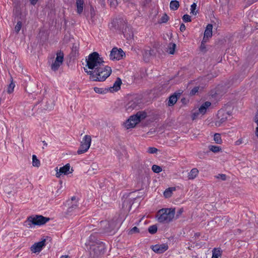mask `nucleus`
Segmentation results:
<instances>
[{
  "label": "nucleus",
  "mask_w": 258,
  "mask_h": 258,
  "mask_svg": "<svg viewBox=\"0 0 258 258\" xmlns=\"http://www.w3.org/2000/svg\"><path fill=\"white\" fill-rule=\"evenodd\" d=\"M154 54V50L151 48L144 50L143 53L144 59L146 61H149V58Z\"/></svg>",
  "instance_id": "obj_18"
},
{
  "label": "nucleus",
  "mask_w": 258,
  "mask_h": 258,
  "mask_svg": "<svg viewBox=\"0 0 258 258\" xmlns=\"http://www.w3.org/2000/svg\"><path fill=\"white\" fill-rule=\"evenodd\" d=\"M60 258H68V255H62Z\"/></svg>",
  "instance_id": "obj_51"
},
{
  "label": "nucleus",
  "mask_w": 258,
  "mask_h": 258,
  "mask_svg": "<svg viewBox=\"0 0 258 258\" xmlns=\"http://www.w3.org/2000/svg\"><path fill=\"white\" fill-rule=\"evenodd\" d=\"M199 88L195 87L190 92V94L192 95H194L196 92L198 91Z\"/></svg>",
  "instance_id": "obj_45"
},
{
  "label": "nucleus",
  "mask_w": 258,
  "mask_h": 258,
  "mask_svg": "<svg viewBox=\"0 0 258 258\" xmlns=\"http://www.w3.org/2000/svg\"><path fill=\"white\" fill-rule=\"evenodd\" d=\"M207 40H205V41H204V39H203V40L201 42L200 50L203 52H205L206 50L205 43L207 42Z\"/></svg>",
  "instance_id": "obj_38"
},
{
  "label": "nucleus",
  "mask_w": 258,
  "mask_h": 258,
  "mask_svg": "<svg viewBox=\"0 0 258 258\" xmlns=\"http://www.w3.org/2000/svg\"><path fill=\"white\" fill-rule=\"evenodd\" d=\"M86 66L90 70L84 68L86 73L90 75L93 81H104L111 74V68L105 64L103 58L97 52L90 53L86 59Z\"/></svg>",
  "instance_id": "obj_1"
},
{
  "label": "nucleus",
  "mask_w": 258,
  "mask_h": 258,
  "mask_svg": "<svg viewBox=\"0 0 258 258\" xmlns=\"http://www.w3.org/2000/svg\"><path fill=\"white\" fill-rule=\"evenodd\" d=\"M152 169L153 171L155 173H158L162 171V168L157 165H153L152 167Z\"/></svg>",
  "instance_id": "obj_32"
},
{
  "label": "nucleus",
  "mask_w": 258,
  "mask_h": 258,
  "mask_svg": "<svg viewBox=\"0 0 258 258\" xmlns=\"http://www.w3.org/2000/svg\"><path fill=\"white\" fill-rule=\"evenodd\" d=\"M197 8V4L194 3L190 6V14L194 15H196L198 13V11H196Z\"/></svg>",
  "instance_id": "obj_33"
},
{
  "label": "nucleus",
  "mask_w": 258,
  "mask_h": 258,
  "mask_svg": "<svg viewBox=\"0 0 258 258\" xmlns=\"http://www.w3.org/2000/svg\"><path fill=\"white\" fill-rule=\"evenodd\" d=\"M231 113L226 109H220L217 113L218 120L216 121L215 125L217 126H220L223 123L225 122L228 118L231 116Z\"/></svg>",
  "instance_id": "obj_6"
},
{
  "label": "nucleus",
  "mask_w": 258,
  "mask_h": 258,
  "mask_svg": "<svg viewBox=\"0 0 258 258\" xmlns=\"http://www.w3.org/2000/svg\"><path fill=\"white\" fill-rule=\"evenodd\" d=\"M124 35L125 37H126L127 39H131L133 38V34H132V35H129V36H128L127 34H124Z\"/></svg>",
  "instance_id": "obj_47"
},
{
  "label": "nucleus",
  "mask_w": 258,
  "mask_h": 258,
  "mask_svg": "<svg viewBox=\"0 0 258 258\" xmlns=\"http://www.w3.org/2000/svg\"><path fill=\"white\" fill-rule=\"evenodd\" d=\"M91 143V136L85 135L81 142L80 146L77 151L78 154L80 155L86 152L90 147Z\"/></svg>",
  "instance_id": "obj_7"
},
{
  "label": "nucleus",
  "mask_w": 258,
  "mask_h": 258,
  "mask_svg": "<svg viewBox=\"0 0 258 258\" xmlns=\"http://www.w3.org/2000/svg\"><path fill=\"white\" fill-rule=\"evenodd\" d=\"M179 7V2L177 1H171L170 3V8L171 10L175 11L178 9Z\"/></svg>",
  "instance_id": "obj_23"
},
{
  "label": "nucleus",
  "mask_w": 258,
  "mask_h": 258,
  "mask_svg": "<svg viewBox=\"0 0 258 258\" xmlns=\"http://www.w3.org/2000/svg\"><path fill=\"white\" fill-rule=\"evenodd\" d=\"M169 20V17L166 14H164L161 19H160L159 23H166Z\"/></svg>",
  "instance_id": "obj_35"
},
{
  "label": "nucleus",
  "mask_w": 258,
  "mask_h": 258,
  "mask_svg": "<svg viewBox=\"0 0 258 258\" xmlns=\"http://www.w3.org/2000/svg\"><path fill=\"white\" fill-rule=\"evenodd\" d=\"M147 116L146 112L144 111H139L136 114L131 116L129 118L126 120L124 123V127L126 129L133 128L142 120L145 119Z\"/></svg>",
  "instance_id": "obj_4"
},
{
  "label": "nucleus",
  "mask_w": 258,
  "mask_h": 258,
  "mask_svg": "<svg viewBox=\"0 0 258 258\" xmlns=\"http://www.w3.org/2000/svg\"><path fill=\"white\" fill-rule=\"evenodd\" d=\"M90 11H91V16H94L95 15V13H94V8L92 7H91Z\"/></svg>",
  "instance_id": "obj_49"
},
{
  "label": "nucleus",
  "mask_w": 258,
  "mask_h": 258,
  "mask_svg": "<svg viewBox=\"0 0 258 258\" xmlns=\"http://www.w3.org/2000/svg\"><path fill=\"white\" fill-rule=\"evenodd\" d=\"M94 90L96 93L103 94L107 93L109 91L108 88H101L98 87H94Z\"/></svg>",
  "instance_id": "obj_26"
},
{
  "label": "nucleus",
  "mask_w": 258,
  "mask_h": 258,
  "mask_svg": "<svg viewBox=\"0 0 258 258\" xmlns=\"http://www.w3.org/2000/svg\"><path fill=\"white\" fill-rule=\"evenodd\" d=\"M99 170V166L96 163H93L90 169L88 170V172L92 174H96L97 173V171Z\"/></svg>",
  "instance_id": "obj_21"
},
{
  "label": "nucleus",
  "mask_w": 258,
  "mask_h": 258,
  "mask_svg": "<svg viewBox=\"0 0 258 258\" xmlns=\"http://www.w3.org/2000/svg\"><path fill=\"white\" fill-rule=\"evenodd\" d=\"M176 44L174 43H169L167 51L170 54H173L175 52Z\"/></svg>",
  "instance_id": "obj_24"
},
{
  "label": "nucleus",
  "mask_w": 258,
  "mask_h": 258,
  "mask_svg": "<svg viewBox=\"0 0 258 258\" xmlns=\"http://www.w3.org/2000/svg\"><path fill=\"white\" fill-rule=\"evenodd\" d=\"M200 113V112L199 111V110H197L195 112H194L192 114V120L197 119Z\"/></svg>",
  "instance_id": "obj_43"
},
{
  "label": "nucleus",
  "mask_w": 258,
  "mask_h": 258,
  "mask_svg": "<svg viewBox=\"0 0 258 258\" xmlns=\"http://www.w3.org/2000/svg\"><path fill=\"white\" fill-rule=\"evenodd\" d=\"M177 95L176 94H173L170 96L169 98V100L168 102V106H172L177 102Z\"/></svg>",
  "instance_id": "obj_22"
},
{
  "label": "nucleus",
  "mask_w": 258,
  "mask_h": 258,
  "mask_svg": "<svg viewBox=\"0 0 258 258\" xmlns=\"http://www.w3.org/2000/svg\"><path fill=\"white\" fill-rule=\"evenodd\" d=\"M212 29H213V25L212 24H209L207 25L206 29L204 32V41L205 40H207V41L208 40V39L212 37Z\"/></svg>",
  "instance_id": "obj_15"
},
{
  "label": "nucleus",
  "mask_w": 258,
  "mask_h": 258,
  "mask_svg": "<svg viewBox=\"0 0 258 258\" xmlns=\"http://www.w3.org/2000/svg\"><path fill=\"white\" fill-rule=\"evenodd\" d=\"M50 220L49 218L45 217L42 215H32L27 218L24 223V226L30 228L36 225L41 226L45 224Z\"/></svg>",
  "instance_id": "obj_3"
},
{
  "label": "nucleus",
  "mask_w": 258,
  "mask_h": 258,
  "mask_svg": "<svg viewBox=\"0 0 258 258\" xmlns=\"http://www.w3.org/2000/svg\"><path fill=\"white\" fill-rule=\"evenodd\" d=\"M175 213V209H162L157 213L158 221L160 223H169L173 220Z\"/></svg>",
  "instance_id": "obj_5"
},
{
  "label": "nucleus",
  "mask_w": 258,
  "mask_h": 258,
  "mask_svg": "<svg viewBox=\"0 0 258 258\" xmlns=\"http://www.w3.org/2000/svg\"><path fill=\"white\" fill-rule=\"evenodd\" d=\"M221 255V251L220 248H214L212 250L213 258H218Z\"/></svg>",
  "instance_id": "obj_27"
},
{
  "label": "nucleus",
  "mask_w": 258,
  "mask_h": 258,
  "mask_svg": "<svg viewBox=\"0 0 258 258\" xmlns=\"http://www.w3.org/2000/svg\"><path fill=\"white\" fill-rule=\"evenodd\" d=\"M214 141L218 144H221L222 143V140L220 134L216 133L214 136Z\"/></svg>",
  "instance_id": "obj_30"
},
{
  "label": "nucleus",
  "mask_w": 258,
  "mask_h": 258,
  "mask_svg": "<svg viewBox=\"0 0 258 258\" xmlns=\"http://www.w3.org/2000/svg\"><path fill=\"white\" fill-rule=\"evenodd\" d=\"M186 29L185 26L184 24L182 23L180 26V30L181 32H183L185 31Z\"/></svg>",
  "instance_id": "obj_44"
},
{
  "label": "nucleus",
  "mask_w": 258,
  "mask_h": 258,
  "mask_svg": "<svg viewBox=\"0 0 258 258\" xmlns=\"http://www.w3.org/2000/svg\"><path fill=\"white\" fill-rule=\"evenodd\" d=\"M122 84L121 80L119 78H117L113 84L112 87L108 88L110 92L117 91L120 89V86Z\"/></svg>",
  "instance_id": "obj_16"
},
{
  "label": "nucleus",
  "mask_w": 258,
  "mask_h": 258,
  "mask_svg": "<svg viewBox=\"0 0 258 258\" xmlns=\"http://www.w3.org/2000/svg\"><path fill=\"white\" fill-rule=\"evenodd\" d=\"M210 151L214 153H218L221 150V148L219 146L210 145L209 146Z\"/></svg>",
  "instance_id": "obj_29"
},
{
  "label": "nucleus",
  "mask_w": 258,
  "mask_h": 258,
  "mask_svg": "<svg viewBox=\"0 0 258 258\" xmlns=\"http://www.w3.org/2000/svg\"><path fill=\"white\" fill-rule=\"evenodd\" d=\"M90 253L94 257H97L103 255L105 250V244L97 239L95 235L91 234L89 239Z\"/></svg>",
  "instance_id": "obj_2"
},
{
  "label": "nucleus",
  "mask_w": 258,
  "mask_h": 258,
  "mask_svg": "<svg viewBox=\"0 0 258 258\" xmlns=\"http://www.w3.org/2000/svg\"><path fill=\"white\" fill-rule=\"evenodd\" d=\"M32 165L33 166L37 167L40 165V161L37 159L35 155H33L32 156Z\"/></svg>",
  "instance_id": "obj_28"
},
{
  "label": "nucleus",
  "mask_w": 258,
  "mask_h": 258,
  "mask_svg": "<svg viewBox=\"0 0 258 258\" xmlns=\"http://www.w3.org/2000/svg\"><path fill=\"white\" fill-rule=\"evenodd\" d=\"M142 103L141 99L137 97H134L125 105V109L127 112H131L135 109H138Z\"/></svg>",
  "instance_id": "obj_8"
},
{
  "label": "nucleus",
  "mask_w": 258,
  "mask_h": 258,
  "mask_svg": "<svg viewBox=\"0 0 258 258\" xmlns=\"http://www.w3.org/2000/svg\"><path fill=\"white\" fill-rule=\"evenodd\" d=\"M43 145L45 146H47V144L45 142V141H43Z\"/></svg>",
  "instance_id": "obj_52"
},
{
  "label": "nucleus",
  "mask_w": 258,
  "mask_h": 258,
  "mask_svg": "<svg viewBox=\"0 0 258 258\" xmlns=\"http://www.w3.org/2000/svg\"><path fill=\"white\" fill-rule=\"evenodd\" d=\"M175 190V187H169L167 188L164 192V196L165 198H169L171 196L172 191Z\"/></svg>",
  "instance_id": "obj_25"
},
{
  "label": "nucleus",
  "mask_w": 258,
  "mask_h": 258,
  "mask_svg": "<svg viewBox=\"0 0 258 258\" xmlns=\"http://www.w3.org/2000/svg\"><path fill=\"white\" fill-rule=\"evenodd\" d=\"M22 22L21 21H18L15 27V31L17 34H18L19 31H20L21 28H22Z\"/></svg>",
  "instance_id": "obj_37"
},
{
  "label": "nucleus",
  "mask_w": 258,
  "mask_h": 258,
  "mask_svg": "<svg viewBox=\"0 0 258 258\" xmlns=\"http://www.w3.org/2000/svg\"><path fill=\"white\" fill-rule=\"evenodd\" d=\"M84 4V0H76L77 11L79 14L83 12Z\"/></svg>",
  "instance_id": "obj_20"
},
{
  "label": "nucleus",
  "mask_w": 258,
  "mask_h": 258,
  "mask_svg": "<svg viewBox=\"0 0 258 258\" xmlns=\"http://www.w3.org/2000/svg\"><path fill=\"white\" fill-rule=\"evenodd\" d=\"M199 173V170L197 168H192L187 175V178L188 180H194L198 175Z\"/></svg>",
  "instance_id": "obj_17"
},
{
  "label": "nucleus",
  "mask_w": 258,
  "mask_h": 258,
  "mask_svg": "<svg viewBox=\"0 0 258 258\" xmlns=\"http://www.w3.org/2000/svg\"><path fill=\"white\" fill-rule=\"evenodd\" d=\"M242 143V139H240L239 140H238L236 142V145H239L240 144H241V143Z\"/></svg>",
  "instance_id": "obj_48"
},
{
  "label": "nucleus",
  "mask_w": 258,
  "mask_h": 258,
  "mask_svg": "<svg viewBox=\"0 0 258 258\" xmlns=\"http://www.w3.org/2000/svg\"><path fill=\"white\" fill-rule=\"evenodd\" d=\"M64 54L61 50L57 52L56 57L54 61L51 65V69L52 71H57L63 61Z\"/></svg>",
  "instance_id": "obj_9"
},
{
  "label": "nucleus",
  "mask_w": 258,
  "mask_h": 258,
  "mask_svg": "<svg viewBox=\"0 0 258 258\" xmlns=\"http://www.w3.org/2000/svg\"><path fill=\"white\" fill-rule=\"evenodd\" d=\"M211 105V103L210 102L206 101L200 106L198 110L200 113L204 114L206 112L207 108L210 107Z\"/></svg>",
  "instance_id": "obj_19"
},
{
  "label": "nucleus",
  "mask_w": 258,
  "mask_h": 258,
  "mask_svg": "<svg viewBox=\"0 0 258 258\" xmlns=\"http://www.w3.org/2000/svg\"><path fill=\"white\" fill-rule=\"evenodd\" d=\"M158 149L156 148L150 147L148 148L147 152L150 154H154L157 153Z\"/></svg>",
  "instance_id": "obj_40"
},
{
  "label": "nucleus",
  "mask_w": 258,
  "mask_h": 258,
  "mask_svg": "<svg viewBox=\"0 0 258 258\" xmlns=\"http://www.w3.org/2000/svg\"><path fill=\"white\" fill-rule=\"evenodd\" d=\"M37 1L38 0H30V2L32 5H35L37 3Z\"/></svg>",
  "instance_id": "obj_50"
},
{
  "label": "nucleus",
  "mask_w": 258,
  "mask_h": 258,
  "mask_svg": "<svg viewBox=\"0 0 258 258\" xmlns=\"http://www.w3.org/2000/svg\"><path fill=\"white\" fill-rule=\"evenodd\" d=\"M15 86V84L13 82V81H12L11 83L9 84L7 90V92L9 94H11L13 92Z\"/></svg>",
  "instance_id": "obj_36"
},
{
  "label": "nucleus",
  "mask_w": 258,
  "mask_h": 258,
  "mask_svg": "<svg viewBox=\"0 0 258 258\" xmlns=\"http://www.w3.org/2000/svg\"><path fill=\"white\" fill-rule=\"evenodd\" d=\"M182 20L184 22H189L191 21L190 16L187 14H185L183 16Z\"/></svg>",
  "instance_id": "obj_39"
},
{
  "label": "nucleus",
  "mask_w": 258,
  "mask_h": 258,
  "mask_svg": "<svg viewBox=\"0 0 258 258\" xmlns=\"http://www.w3.org/2000/svg\"><path fill=\"white\" fill-rule=\"evenodd\" d=\"M139 232H140L139 229L137 227L135 226L128 231V234L132 235L134 233H138Z\"/></svg>",
  "instance_id": "obj_34"
},
{
  "label": "nucleus",
  "mask_w": 258,
  "mask_h": 258,
  "mask_svg": "<svg viewBox=\"0 0 258 258\" xmlns=\"http://www.w3.org/2000/svg\"><path fill=\"white\" fill-rule=\"evenodd\" d=\"M151 249L157 253H162L168 249V245L167 243L158 244L152 245Z\"/></svg>",
  "instance_id": "obj_13"
},
{
  "label": "nucleus",
  "mask_w": 258,
  "mask_h": 258,
  "mask_svg": "<svg viewBox=\"0 0 258 258\" xmlns=\"http://www.w3.org/2000/svg\"><path fill=\"white\" fill-rule=\"evenodd\" d=\"M70 165L68 163L64 166L61 167L58 169L56 167L55 170L56 171L55 175L56 177L59 178L62 175H67L70 173Z\"/></svg>",
  "instance_id": "obj_12"
},
{
  "label": "nucleus",
  "mask_w": 258,
  "mask_h": 258,
  "mask_svg": "<svg viewBox=\"0 0 258 258\" xmlns=\"http://www.w3.org/2000/svg\"><path fill=\"white\" fill-rule=\"evenodd\" d=\"M116 23V21H113L112 23V24H113L114 23Z\"/></svg>",
  "instance_id": "obj_54"
},
{
  "label": "nucleus",
  "mask_w": 258,
  "mask_h": 258,
  "mask_svg": "<svg viewBox=\"0 0 258 258\" xmlns=\"http://www.w3.org/2000/svg\"><path fill=\"white\" fill-rule=\"evenodd\" d=\"M45 239H43L41 241L36 242L31 247V250L33 253L39 252L41 251L43 247L45 245Z\"/></svg>",
  "instance_id": "obj_14"
},
{
  "label": "nucleus",
  "mask_w": 258,
  "mask_h": 258,
  "mask_svg": "<svg viewBox=\"0 0 258 258\" xmlns=\"http://www.w3.org/2000/svg\"><path fill=\"white\" fill-rule=\"evenodd\" d=\"M148 231L150 233L153 234L157 232V227L155 225L150 226L148 228Z\"/></svg>",
  "instance_id": "obj_31"
},
{
  "label": "nucleus",
  "mask_w": 258,
  "mask_h": 258,
  "mask_svg": "<svg viewBox=\"0 0 258 258\" xmlns=\"http://www.w3.org/2000/svg\"><path fill=\"white\" fill-rule=\"evenodd\" d=\"M76 200V197H73L72 198V201H74V200Z\"/></svg>",
  "instance_id": "obj_53"
},
{
  "label": "nucleus",
  "mask_w": 258,
  "mask_h": 258,
  "mask_svg": "<svg viewBox=\"0 0 258 258\" xmlns=\"http://www.w3.org/2000/svg\"><path fill=\"white\" fill-rule=\"evenodd\" d=\"M78 207V205L77 204V202H76L75 204H73L71 206H70L68 209V211L69 212H72L74 210H75Z\"/></svg>",
  "instance_id": "obj_41"
},
{
  "label": "nucleus",
  "mask_w": 258,
  "mask_h": 258,
  "mask_svg": "<svg viewBox=\"0 0 258 258\" xmlns=\"http://www.w3.org/2000/svg\"><path fill=\"white\" fill-rule=\"evenodd\" d=\"M183 212V209H180L178 212H177V215L176 216L177 217H178L179 215H180Z\"/></svg>",
  "instance_id": "obj_46"
},
{
  "label": "nucleus",
  "mask_w": 258,
  "mask_h": 258,
  "mask_svg": "<svg viewBox=\"0 0 258 258\" xmlns=\"http://www.w3.org/2000/svg\"><path fill=\"white\" fill-rule=\"evenodd\" d=\"M215 177L217 179H221L223 181H225L226 179V175L224 174H219Z\"/></svg>",
  "instance_id": "obj_42"
},
{
  "label": "nucleus",
  "mask_w": 258,
  "mask_h": 258,
  "mask_svg": "<svg viewBox=\"0 0 258 258\" xmlns=\"http://www.w3.org/2000/svg\"><path fill=\"white\" fill-rule=\"evenodd\" d=\"M124 55H125V53L121 48L118 49L116 47H114L110 51L109 57L112 60H119L122 59Z\"/></svg>",
  "instance_id": "obj_10"
},
{
  "label": "nucleus",
  "mask_w": 258,
  "mask_h": 258,
  "mask_svg": "<svg viewBox=\"0 0 258 258\" xmlns=\"http://www.w3.org/2000/svg\"><path fill=\"white\" fill-rule=\"evenodd\" d=\"M101 224L105 227L104 229V232L108 233L111 232L115 228L117 225V222L114 220L111 221H101Z\"/></svg>",
  "instance_id": "obj_11"
}]
</instances>
